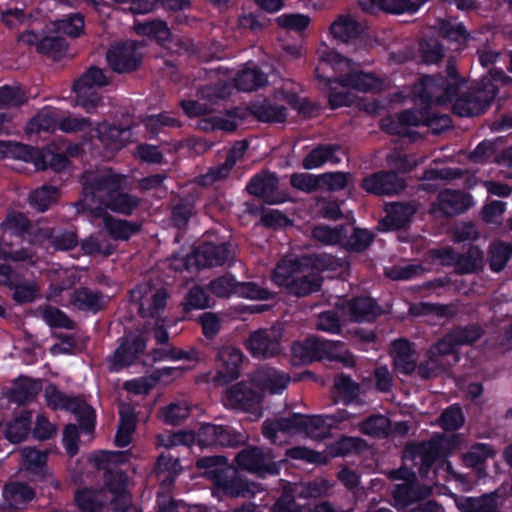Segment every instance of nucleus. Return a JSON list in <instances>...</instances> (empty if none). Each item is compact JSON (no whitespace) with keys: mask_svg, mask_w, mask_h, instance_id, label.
<instances>
[{"mask_svg":"<svg viewBox=\"0 0 512 512\" xmlns=\"http://www.w3.org/2000/svg\"><path fill=\"white\" fill-rule=\"evenodd\" d=\"M39 148L21 142L0 140V160H21L35 165Z\"/></svg>","mask_w":512,"mask_h":512,"instance_id":"35","label":"nucleus"},{"mask_svg":"<svg viewBox=\"0 0 512 512\" xmlns=\"http://www.w3.org/2000/svg\"><path fill=\"white\" fill-rule=\"evenodd\" d=\"M60 196L61 191L58 187L44 184L30 192L28 202L33 209L43 213L57 204Z\"/></svg>","mask_w":512,"mask_h":512,"instance_id":"37","label":"nucleus"},{"mask_svg":"<svg viewBox=\"0 0 512 512\" xmlns=\"http://www.w3.org/2000/svg\"><path fill=\"white\" fill-rule=\"evenodd\" d=\"M250 112L262 123H284L287 120V108L268 98L250 103Z\"/></svg>","mask_w":512,"mask_h":512,"instance_id":"26","label":"nucleus"},{"mask_svg":"<svg viewBox=\"0 0 512 512\" xmlns=\"http://www.w3.org/2000/svg\"><path fill=\"white\" fill-rule=\"evenodd\" d=\"M210 306V297L203 287L195 285L189 289L182 303L183 311L188 313L196 309H205Z\"/></svg>","mask_w":512,"mask_h":512,"instance_id":"62","label":"nucleus"},{"mask_svg":"<svg viewBox=\"0 0 512 512\" xmlns=\"http://www.w3.org/2000/svg\"><path fill=\"white\" fill-rule=\"evenodd\" d=\"M443 452V439L431 438L428 441L407 444L405 453L413 460H419L418 473L422 479L437 482V473L439 469L445 470L454 480L461 483H468L464 474L458 473L453 469L451 462L445 461L439 467H434L435 462L440 458Z\"/></svg>","mask_w":512,"mask_h":512,"instance_id":"3","label":"nucleus"},{"mask_svg":"<svg viewBox=\"0 0 512 512\" xmlns=\"http://www.w3.org/2000/svg\"><path fill=\"white\" fill-rule=\"evenodd\" d=\"M484 268V253L477 245L470 244L464 253L458 254L455 273L469 275L482 271Z\"/></svg>","mask_w":512,"mask_h":512,"instance_id":"36","label":"nucleus"},{"mask_svg":"<svg viewBox=\"0 0 512 512\" xmlns=\"http://www.w3.org/2000/svg\"><path fill=\"white\" fill-rule=\"evenodd\" d=\"M281 336L273 329H258L249 334L245 348L253 358H272L281 353Z\"/></svg>","mask_w":512,"mask_h":512,"instance_id":"14","label":"nucleus"},{"mask_svg":"<svg viewBox=\"0 0 512 512\" xmlns=\"http://www.w3.org/2000/svg\"><path fill=\"white\" fill-rule=\"evenodd\" d=\"M311 237L325 246L339 245L347 238V225L340 224L335 227L324 224L316 225L311 231Z\"/></svg>","mask_w":512,"mask_h":512,"instance_id":"44","label":"nucleus"},{"mask_svg":"<svg viewBox=\"0 0 512 512\" xmlns=\"http://www.w3.org/2000/svg\"><path fill=\"white\" fill-rule=\"evenodd\" d=\"M68 42L59 35H44L38 46V53L54 61L61 60L67 53Z\"/></svg>","mask_w":512,"mask_h":512,"instance_id":"50","label":"nucleus"},{"mask_svg":"<svg viewBox=\"0 0 512 512\" xmlns=\"http://www.w3.org/2000/svg\"><path fill=\"white\" fill-rule=\"evenodd\" d=\"M319 72L320 67H316V77L326 87H330V85L335 82L344 88H351L359 92L367 93L379 90L382 85L381 79L378 78L375 74L364 71L342 74L339 77H336L334 80L330 77L320 75Z\"/></svg>","mask_w":512,"mask_h":512,"instance_id":"15","label":"nucleus"},{"mask_svg":"<svg viewBox=\"0 0 512 512\" xmlns=\"http://www.w3.org/2000/svg\"><path fill=\"white\" fill-rule=\"evenodd\" d=\"M135 33L139 36L147 37L156 41L160 45H164L171 41L172 33L163 20H152L148 22L136 23Z\"/></svg>","mask_w":512,"mask_h":512,"instance_id":"42","label":"nucleus"},{"mask_svg":"<svg viewBox=\"0 0 512 512\" xmlns=\"http://www.w3.org/2000/svg\"><path fill=\"white\" fill-rule=\"evenodd\" d=\"M366 448V442L362 438L342 436L329 445V453L333 457H344L350 454H359Z\"/></svg>","mask_w":512,"mask_h":512,"instance_id":"51","label":"nucleus"},{"mask_svg":"<svg viewBox=\"0 0 512 512\" xmlns=\"http://www.w3.org/2000/svg\"><path fill=\"white\" fill-rule=\"evenodd\" d=\"M279 178L276 173L268 170L253 175L246 185L248 194L269 205L282 204L291 198L285 192H280Z\"/></svg>","mask_w":512,"mask_h":512,"instance_id":"10","label":"nucleus"},{"mask_svg":"<svg viewBox=\"0 0 512 512\" xmlns=\"http://www.w3.org/2000/svg\"><path fill=\"white\" fill-rule=\"evenodd\" d=\"M226 404L233 410L253 412L263 401L262 389L258 386L254 376L249 381L235 383L226 390Z\"/></svg>","mask_w":512,"mask_h":512,"instance_id":"9","label":"nucleus"},{"mask_svg":"<svg viewBox=\"0 0 512 512\" xmlns=\"http://www.w3.org/2000/svg\"><path fill=\"white\" fill-rule=\"evenodd\" d=\"M301 272L303 269L300 258L281 260L274 269L273 279L279 285H286L295 274Z\"/></svg>","mask_w":512,"mask_h":512,"instance_id":"61","label":"nucleus"},{"mask_svg":"<svg viewBox=\"0 0 512 512\" xmlns=\"http://www.w3.org/2000/svg\"><path fill=\"white\" fill-rule=\"evenodd\" d=\"M230 85L225 81H218L199 87L196 91V96L201 100H206L210 104L218 103L230 96Z\"/></svg>","mask_w":512,"mask_h":512,"instance_id":"57","label":"nucleus"},{"mask_svg":"<svg viewBox=\"0 0 512 512\" xmlns=\"http://www.w3.org/2000/svg\"><path fill=\"white\" fill-rule=\"evenodd\" d=\"M42 389V381L27 376H20L14 381L9 393V400L18 405H25L35 400Z\"/></svg>","mask_w":512,"mask_h":512,"instance_id":"28","label":"nucleus"},{"mask_svg":"<svg viewBox=\"0 0 512 512\" xmlns=\"http://www.w3.org/2000/svg\"><path fill=\"white\" fill-rule=\"evenodd\" d=\"M416 212V206L412 203H392L386 216L379 221V230L389 232L404 229L409 225Z\"/></svg>","mask_w":512,"mask_h":512,"instance_id":"23","label":"nucleus"},{"mask_svg":"<svg viewBox=\"0 0 512 512\" xmlns=\"http://www.w3.org/2000/svg\"><path fill=\"white\" fill-rule=\"evenodd\" d=\"M54 146L47 145L39 148L35 168L38 171H44L50 168L54 172H61L70 164V160L64 153H57Z\"/></svg>","mask_w":512,"mask_h":512,"instance_id":"39","label":"nucleus"},{"mask_svg":"<svg viewBox=\"0 0 512 512\" xmlns=\"http://www.w3.org/2000/svg\"><path fill=\"white\" fill-rule=\"evenodd\" d=\"M497 88H475L459 95L453 100V112L461 117L477 116L484 113L494 101Z\"/></svg>","mask_w":512,"mask_h":512,"instance_id":"11","label":"nucleus"},{"mask_svg":"<svg viewBox=\"0 0 512 512\" xmlns=\"http://www.w3.org/2000/svg\"><path fill=\"white\" fill-rule=\"evenodd\" d=\"M351 318L356 322L375 321L382 313L381 307L371 297L357 296L348 302Z\"/></svg>","mask_w":512,"mask_h":512,"instance_id":"32","label":"nucleus"},{"mask_svg":"<svg viewBox=\"0 0 512 512\" xmlns=\"http://www.w3.org/2000/svg\"><path fill=\"white\" fill-rule=\"evenodd\" d=\"M254 376L258 386L262 389L263 397L265 392L281 394L290 382L289 374L275 368H266L258 371Z\"/></svg>","mask_w":512,"mask_h":512,"instance_id":"31","label":"nucleus"},{"mask_svg":"<svg viewBox=\"0 0 512 512\" xmlns=\"http://www.w3.org/2000/svg\"><path fill=\"white\" fill-rule=\"evenodd\" d=\"M393 348V364L395 370L405 376L412 375L416 370L417 363L411 343L407 339L400 338L393 342Z\"/></svg>","mask_w":512,"mask_h":512,"instance_id":"29","label":"nucleus"},{"mask_svg":"<svg viewBox=\"0 0 512 512\" xmlns=\"http://www.w3.org/2000/svg\"><path fill=\"white\" fill-rule=\"evenodd\" d=\"M208 289L214 296L226 299L236 295L237 280L232 274L226 273L212 279Z\"/></svg>","mask_w":512,"mask_h":512,"instance_id":"59","label":"nucleus"},{"mask_svg":"<svg viewBox=\"0 0 512 512\" xmlns=\"http://www.w3.org/2000/svg\"><path fill=\"white\" fill-rule=\"evenodd\" d=\"M119 425L115 434L114 443L119 448L130 445L132 434L136 429L137 418L132 409L121 410Z\"/></svg>","mask_w":512,"mask_h":512,"instance_id":"47","label":"nucleus"},{"mask_svg":"<svg viewBox=\"0 0 512 512\" xmlns=\"http://www.w3.org/2000/svg\"><path fill=\"white\" fill-rule=\"evenodd\" d=\"M419 54L424 64H437L443 59L445 48L439 39L427 37L419 43Z\"/></svg>","mask_w":512,"mask_h":512,"instance_id":"55","label":"nucleus"},{"mask_svg":"<svg viewBox=\"0 0 512 512\" xmlns=\"http://www.w3.org/2000/svg\"><path fill=\"white\" fill-rule=\"evenodd\" d=\"M196 257V270L218 267L224 265L231 255L228 242L204 241L194 250Z\"/></svg>","mask_w":512,"mask_h":512,"instance_id":"21","label":"nucleus"},{"mask_svg":"<svg viewBox=\"0 0 512 512\" xmlns=\"http://www.w3.org/2000/svg\"><path fill=\"white\" fill-rule=\"evenodd\" d=\"M409 313L412 316H426L435 315L439 318H452L455 316V309L452 305L440 304V303H429L420 302L414 304L409 308Z\"/></svg>","mask_w":512,"mask_h":512,"instance_id":"56","label":"nucleus"},{"mask_svg":"<svg viewBox=\"0 0 512 512\" xmlns=\"http://www.w3.org/2000/svg\"><path fill=\"white\" fill-rule=\"evenodd\" d=\"M44 397L47 406L54 411H75V409L78 407V401L80 400L79 397L65 394L59 390L54 383H49L46 385L44 390Z\"/></svg>","mask_w":512,"mask_h":512,"instance_id":"41","label":"nucleus"},{"mask_svg":"<svg viewBox=\"0 0 512 512\" xmlns=\"http://www.w3.org/2000/svg\"><path fill=\"white\" fill-rule=\"evenodd\" d=\"M246 442V435L228 424L201 423L198 428L200 448H238Z\"/></svg>","mask_w":512,"mask_h":512,"instance_id":"6","label":"nucleus"},{"mask_svg":"<svg viewBox=\"0 0 512 512\" xmlns=\"http://www.w3.org/2000/svg\"><path fill=\"white\" fill-rule=\"evenodd\" d=\"M235 87L238 90L251 92L266 85L267 75L259 68H245L239 71L235 78Z\"/></svg>","mask_w":512,"mask_h":512,"instance_id":"45","label":"nucleus"},{"mask_svg":"<svg viewBox=\"0 0 512 512\" xmlns=\"http://www.w3.org/2000/svg\"><path fill=\"white\" fill-rule=\"evenodd\" d=\"M157 441L158 445L167 449L181 445L190 447L194 443L198 445V430L196 432L192 430H180L169 434H159Z\"/></svg>","mask_w":512,"mask_h":512,"instance_id":"54","label":"nucleus"},{"mask_svg":"<svg viewBox=\"0 0 512 512\" xmlns=\"http://www.w3.org/2000/svg\"><path fill=\"white\" fill-rule=\"evenodd\" d=\"M69 301L77 311L97 315L106 310L110 298L101 290L92 289L88 286H79L71 292Z\"/></svg>","mask_w":512,"mask_h":512,"instance_id":"18","label":"nucleus"},{"mask_svg":"<svg viewBox=\"0 0 512 512\" xmlns=\"http://www.w3.org/2000/svg\"><path fill=\"white\" fill-rule=\"evenodd\" d=\"M163 421L168 425H179L189 417L190 409L186 402H172L160 409Z\"/></svg>","mask_w":512,"mask_h":512,"instance_id":"64","label":"nucleus"},{"mask_svg":"<svg viewBox=\"0 0 512 512\" xmlns=\"http://www.w3.org/2000/svg\"><path fill=\"white\" fill-rule=\"evenodd\" d=\"M235 461L240 469L255 473L259 477L279 473L272 451L268 448L248 446L237 453Z\"/></svg>","mask_w":512,"mask_h":512,"instance_id":"8","label":"nucleus"},{"mask_svg":"<svg viewBox=\"0 0 512 512\" xmlns=\"http://www.w3.org/2000/svg\"><path fill=\"white\" fill-rule=\"evenodd\" d=\"M415 110L405 109L397 114L396 117H386L381 120L380 128L382 131L389 135L399 137H411L416 134L409 128L411 126L417 127Z\"/></svg>","mask_w":512,"mask_h":512,"instance_id":"25","label":"nucleus"},{"mask_svg":"<svg viewBox=\"0 0 512 512\" xmlns=\"http://www.w3.org/2000/svg\"><path fill=\"white\" fill-rule=\"evenodd\" d=\"M413 99L416 104L421 106L420 108H414L417 127L427 126L435 135L452 127L451 117L448 114L439 113L432 107L433 104L441 105L442 103L434 98L429 102H422L418 97L414 96Z\"/></svg>","mask_w":512,"mask_h":512,"instance_id":"20","label":"nucleus"},{"mask_svg":"<svg viewBox=\"0 0 512 512\" xmlns=\"http://www.w3.org/2000/svg\"><path fill=\"white\" fill-rule=\"evenodd\" d=\"M47 459L48 455L46 452L35 448L25 449L23 452V460L26 469L32 474L42 478L47 474Z\"/></svg>","mask_w":512,"mask_h":512,"instance_id":"58","label":"nucleus"},{"mask_svg":"<svg viewBox=\"0 0 512 512\" xmlns=\"http://www.w3.org/2000/svg\"><path fill=\"white\" fill-rule=\"evenodd\" d=\"M407 187L405 180L394 171L380 170L366 175L360 182V188L369 195L394 196Z\"/></svg>","mask_w":512,"mask_h":512,"instance_id":"13","label":"nucleus"},{"mask_svg":"<svg viewBox=\"0 0 512 512\" xmlns=\"http://www.w3.org/2000/svg\"><path fill=\"white\" fill-rule=\"evenodd\" d=\"M497 491L480 496L455 495L454 502L459 512H502Z\"/></svg>","mask_w":512,"mask_h":512,"instance_id":"24","label":"nucleus"},{"mask_svg":"<svg viewBox=\"0 0 512 512\" xmlns=\"http://www.w3.org/2000/svg\"><path fill=\"white\" fill-rule=\"evenodd\" d=\"M348 418L346 410L339 411L335 415L306 416V433L318 432V434L324 435L334 424L345 421Z\"/></svg>","mask_w":512,"mask_h":512,"instance_id":"49","label":"nucleus"},{"mask_svg":"<svg viewBox=\"0 0 512 512\" xmlns=\"http://www.w3.org/2000/svg\"><path fill=\"white\" fill-rule=\"evenodd\" d=\"M32 413L24 410L6 424L5 437L11 443H20L28 437L31 429Z\"/></svg>","mask_w":512,"mask_h":512,"instance_id":"43","label":"nucleus"},{"mask_svg":"<svg viewBox=\"0 0 512 512\" xmlns=\"http://www.w3.org/2000/svg\"><path fill=\"white\" fill-rule=\"evenodd\" d=\"M374 237L368 229L354 227L351 235H347L342 245L350 253H362L373 243Z\"/></svg>","mask_w":512,"mask_h":512,"instance_id":"53","label":"nucleus"},{"mask_svg":"<svg viewBox=\"0 0 512 512\" xmlns=\"http://www.w3.org/2000/svg\"><path fill=\"white\" fill-rule=\"evenodd\" d=\"M445 75H423L412 88V95L422 102L436 99L440 103H451L458 96L464 79L457 71L453 59L447 61Z\"/></svg>","mask_w":512,"mask_h":512,"instance_id":"2","label":"nucleus"},{"mask_svg":"<svg viewBox=\"0 0 512 512\" xmlns=\"http://www.w3.org/2000/svg\"><path fill=\"white\" fill-rule=\"evenodd\" d=\"M449 333L457 348L461 346H469L476 343L484 334L482 327L477 323H469L467 325H458L452 328Z\"/></svg>","mask_w":512,"mask_h":512,"instance_id":"52","label":"nucleus"},{"mask_svg":"<svg viewBox=\"0 0 512 512\" xmlns=\"http://www.w3.org/2000/svg\"><path fill=\"white\" fill-rule=\"evenodd\" d=\"M470 207L469 196L462 191L445 189L432 202L430 214L436 217H453L467 211Z\"/></svg>","mask_w":512,"mask_h":512,"instance_id":"19","label":"nucleus"},{"mask_svg":"<svg viewBox=\"0 0 512 512\" xmlns=\"http://www.w3.org/2000/svg\"><path fill=\"white\" fill-rule=\"evenodd\" d=\"M129 478L122 470L105 473V485L112 494L111 505L117 512H127L131 505V494L128 491Z\"/></svg>","mask_w":512,"mask_h":512,"instance_id":"22","label":"nucleus"},{"mask_svg":"<svg viewBox=\"0 0 512 512\" xmlns=\"http://www.w3.org/2000/svg\"><path fill=\"white\" fill-rule=\"evenodd\" d=\"M196 467L203 470V476L224 496L246 497L251 492L248 482L239 475L236 468L228 464L223 455L201 457L197 459Z\"/></svg>","mask_w":512,"mask_h":512,"instance_id":"1","label":"nucleus"},{"mask_svg":"<svg viewBox=\"0 0 512 512\" xmlns=\"http://www.w3.org/2000/svg\"><path fill=\"white\" fill-rule=\"evenodd\" d=\"M322 284L323 277L320 274L309 272L301 276L295 274L285 286L289 294L296 297H305L320 291Z\"/></svg>","mask_w":512,"mask_h":512,"instance_id":"34","label":"nucleus"},{"mask_svg":"<svg viewBox=\"0 0 512 512\" xmlns=\"http://www.w3.org/2000/svg\"><path fill=\"white\" fill-rule=\"evenodd\" d=\"M362 31V25L351 15H340L330 25L333 38L345 43L358 38Z\"/></svg>","mask_w":512,"mask_h":512,"instance_id":"38","label":"nucleus"},{"mask_svg":"<svg viewBox=\"0 0 512 512\" xmlns=\"http://www.w3.org/2000/svg\"><path fill=\"white\" fill-rule=\"evenodd\" d=\"M104 229L115 241H128L142 230V224L126 219L115 218L110 214L103 217Z\"/></svg>","mask_w":512,"mask_h":512,"instance_id":"30","label":"nucleus"},{"mask_svg":"<svg viewBox=\"0 0 512 512\" xmlns=\"http://www.w3.org/2000/svg\"><path fill=\"white\" fill-rule=\"evenodd\" d=\"M330 340L309 336L303 341H295L291 346V354L294 360L302 364L335 357L331 352Z\"/></svg>","mask_w":512,"mask_h":512,"instance_id":"17","label":"nucleus"},{"mask_svg":"<svg viewBox=\"0 0 512 512\" xmlns=\"http://www.w3.org/2000/svg\"><path fill=\"white\" fill-rule=\"evenodd\" d=\"M302 269L310 268L314 273L331 271L336 268V258L329 254H310L301 258Z\"/></svg>","mask_w":512,"mask_h":512,"instance_id":"60","label":"nucleus"},{"mask_svg":"<svg viewBox=\"0 0 512 512\" xmlns=\"http://www.w3.org/2000/svg\"><path fill=\"white\" fill-rule=\"evenodd\" d=\"M104 204L106 208L112 212L131 216L140 206L141 198L120 189L116 190L109 198L105 199Z\"/></svg>","mask_w":512,"mask_h":512,"instance_id":"40","label":"nucleus"},{"mask_svg":"<svg viewBox=\"0 0 512 512\" xmlns=\"http://www.w3.org/2000/svg\"><path fill=\"white\" fill-rule=\"evenodd\" d=\"M333 392L341 403L348 406L358 398L360 386L350 375L341 373L334 379Z\"/></svg>","mask_w":512,"mask_h":512,"instance_id":"46","label":"nucleus"},{"mask_svg":"<svg viewBox=\"0 0 512 512\" xmlns=\"http://www.w3.org/2000/svg\"><path fill=\"white\" fill-rule=\"evenodd\" d=\"M148 338L147 332L140 328L125 331L118 339L119 345L113 353L111 369L118 372L134 364L144 353Z\"/></svg>","mask_w":512,"mask_h":512,"instance_id":"7","label":"nucleus"},{"mask_svg":"<svg viewBox=\"0 0 512 512\" xmlns=\"http://www.w3.org/2000/svg\"><path fill=\"white\" fill-rule=\"evenodd\" d=\"M106 61L110 69L118 74L132 73L142 63V54L136 41L127 40L108 49Z\"/></svg>","mask_w":512,"mask_h":512,"instance_id":"12","label":"nucleus"},{"mask_svg":"<svg viewBox=\"0 0 512 512\" xmlns=\"http://www.w3.org/2000/svg\"><path fill=\"white\" fill-rule=\"evenodd\" d=\"M125 177L121 174L112 173H85L83 176L82 195L83 199L79 200L75 206L78 211L90 209L86 202L90 200L95 203L99 201L98 195L104 194L106 199L116 190L122 189Z\"/></svg>","mask_w":512,"mask_h":512,"instance_id":"5","label":"nucleus"},{"mask_svg":"<svg viewBox=\"0 0 512 512\" xmlns=\"http://www.w3.org/2000/svg\"><path fill=\"white\" fill-rule=\"evenodd\" d=\"M5 504L13 509H23L35 496L30 485L24 482H13L3 487Z\"/></svg>","mask_w":512,"mask_h":512,"instance_id":"33","label":"nucleus"},{"mask_svg":"<svg viewBox=\"0 0 512 512\" xmlns=\"http://www.w3.org/2000/svg\"><path fill=\"white\" fill-rule=\"evenodd\" d=\"M512 258V244L501 240L492 242L488 249L489 268L494 273H499Z\"/></svg>","mask_w":512,"mask_h":512,"instance_id":"48","label":"nucleus"},{"mask_svg":"<svg viewBox=\"0 0 512 512\" xmlns=\"http://www.w3.org/2000/svg\"><path fill=\"white\" fill-rule=\"evenodd\" d=\"M169 294L165 288L157 289L151 296L148 302V306L145 307L142 303L139 307V312L142 317H157L161 312L164 311Z\"/></svg>","mask_w":512,"mask_h":512,"instance_id":"63","label":"nucleus"},{"mask_svg":"<svg viewBox=\"0 0 512 512\" xmlns=\"http://www.w3.org/2000/svg\"><path fill=\"white\" fill-rule=\"evenodd\" d=\"M495 451L492 445L487 443H476L472 445L470 450L462 454V462L472 468L479 479L486 477V462L489 458H493Z\"/></svg>","mask_w":512,"mask_h":512,"instance_id":"27","label":"nucleus"},{"mask_svg":"<svg viewBox=\"0 0 512 512\" xmlns=\"http://www.w3.org/2000/svg\"><path fill=\"white\" fill-rule=\"evenodd\" d=\"M243 359L241 349L234 346L221 347L216 355L215 382L224 385L236 380L240 376Z\"/></svg>","mask_w":512,"mask_h":512,"instance_id":"16","label":"nucleus"},{"mask_svg":"<svg viewBox=\"0 0 512 512\" xmlns=\"http://www.w3.org/2000/svg\"><path fill=\"white\" fill-rule=\"evenodd\" d=\"M110 84V79L104 70L97 66H90L73 82V91L76 94L77 103L86 112L93 113L102 102V97L96 88L105 87Z\"/></svg>","mask_w":512,"mask_h":512,"instance_id":"4","label":"nucleus"}]
</instances>
